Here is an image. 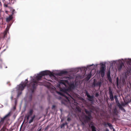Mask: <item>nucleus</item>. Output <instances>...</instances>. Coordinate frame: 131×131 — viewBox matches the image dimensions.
<instances>
[{"label":"nucleus","instance_id":"f03ea898","mask_svg":"<svg viewBox=\"0 0 131 131\" xmlns=\"http://www.w3.org/2000/svg\"><path fill=\"white\" fill-rule=\"evenodd\" d=\"M86 113L88 114V116H86L84 113H83L82 115L80 118V119L82 122V125H84V123H88L90 120V111L85 109Z\"/></svg>","mask_w":131,"mask_h":131},{"label":"nucleus","instance_id":"7c9ffc66","mask_svg":"<svg viewBox=\"0 0 131 131\" xmlns=\"http://www.w3.org/2000/svg\"><path fill=\"white\" fill-rule=\"evenodd\" d=\"M15 10L14 9H13L12 10V14L11 15H12V16L14 14V12H15Z\"/></svg>","mask_w":131,"mask_h":131},{"label":"nucleus","instance_id":"f3484780","mask_svg":"<svg viewBox=\"0 0 131 131\" xmlns=\"http://www.w3.org/2000/svg\"><path fill=\"white\" fill-rule=\"evenodd\" d=\"M35 117V115H34L33 116H32L31 117V119H30L29 122V123L30 124L32 122Z\"/></svg>","mask_w":131,"mask_h":131},{"label":"nucleus","instance_id":"13d9d810","mask_svg":"<svg viewBox=\"0 0 131 131\" xmlns=\"http://www.w3.org/2000/svg\"><path fill=\"white\" fill-rule=\"evenodd\" d=\"M91 98H93V96H91Z\"/></svg>","mask_w":131,"mask_h":131},{"label":"nucleus","instance_id":"5701e85b","mask_svg":"<svg viewBox=\"0 0 131 131\" xmlns=\"http://www.w3.org/2000/svg\"><path fill=\"white\" fill-rule=\"evenodd\" d=\"M33 113V110L32 109H31L30 110L29 112L28 113V114L31 116L32 115Z\"/></svg>","mask_w":131,"mask_h":131},{"label":"nucleus","instance_id":"4468645a","mask_svg":"<svg viewBox=\"0 0 131 131\" xmlns=\"http://www.w3.org/2000/svg\"><path fill=\"white\" fill-rule=\"evenodd\" d=\"M88 68V67H87V68L85 67H82L81 68L80 70L82 71H83V73H85L86 71Z\"/></svg>","mask_w":131,"mask_h":131},{"label":"nucleus","instance_id":"338daca9","mask_svg":"<svg viewBox=\"0 0 131 131\" xmlns=\"http://www.w3.org/2000/svg\"><path fill=\"white\" fill-rule=\"evenodd\" d=\"M90 117H91V119L92 118V116L91 115Z\"/></svg>","mask_w":131,"mask_h":131},{"label":"nucleus","instance_id":"9b49d317","mask_svg":"<svg viewBox=\"0 0 131 131\" xmlns=\"http://www.w3.org/2000/svg\"><path fill=\"white\" fill-rule=\"evenodd\" d=\"M102 82L101 81H98L96 83L94 82L93 84L94 86H99L100 88L101 86Z\"/></svg>","mask_w":131,"mask_h":131},{"label":"nucleus","instance_id":"a878e982","mask_svg":"<svg viewBox=\"0 0 131 131\" xmlns=\"http://www.w3.org/2000/svg\"><path fill=\"white\" fill-rule=\"evenodd\" d=\"M111 77L110 76V72H108L107 73V78H110Z\"/></svg>","mask_w":131,"mask_h":131},{"label":"nucleus","instance_id":"e433bc0d","mask_svg":"<svg viewBox=\"0 0 131 131\" xmlns=\"http://www.w3.org/2000/svg\"><path fill=\"white\" fill-rule=\"evenodd\" d=\"M123 99L124 100V102H125V100H126V99ZM125 102V105H126V104H127L129 103L128 102Z\"/></svg>","mask_w":131,"mask_h":131},{"label":"nucleus","instance_id":"6e6d98bb","mask_svg":"<svg viewBox=\"0 0 131 131\" xmlns=\"http://www.w3.org/2000/svg\"><path fill=\"white\" fill-rule=\"evenodd\" d=\"M111 101H113L114 100V99H110Z\"/></svg>","mask_w":131,"mask_h":131},{"label":"nucleus","instance_id":"a18cd8bd","mask_svg":"<svg viewBox=\"0 0 131 131\" xmlns=\"http://www.w3.org/2000/svg\"><path fill=\"white\" fill-rule=\"evenodd\" d=\"M117 84L118 85V78H117Z\"/></svg>","mask_w":131,"mask_h":131},{"label":"nucleus","instance_id":"393cba45","mask_svg":"<svg viewBox=\"0 0 131 131\" xmlns=\"http://www.w3.org/2000/svg\"><path fill=\"white\" fill-rule=\"evenodd\" d=\"M7 32H6L5 31L4 32V35H3V38H5L6 37V36L7 35Z\"/></svg>","mask_w":131,"mask_h":131},{"label":"nucleus","instance_id":"423d86ee","mask_svg":"<svg viewBox=\"0 0 131 131\" xmlns=\"http://www.w3.org/2000/svg\"><path fill=\"white\" fill-rule=\"evenodd\" d=\"M70 103V104H73L75 105H79L78 103V101H77L76 100V99H66Z\"/></svg>","mask_w":131,"mask_h":131},{"label":"nucleus","instance_id":"4c0bfd02","mask_svg":"<svg viewBox=\"0 0 131 131\" xmlns=\"http://www.w3.org/2000/svg\"><path fill=\"white\" fill-rule=\"evenodd\" d=\"M49 126H47L46 127V128L45 129V130H47L48 129V128H49Z\"/></svg>","mask_w":131,"mask_h":131},{"label":"nucleus","instance_id":"052dcab7","mask_svg":"<svg viewBox=\"0 0 131 131\" xmlns=\"http://www.w3.org/2000/svg\"><path fill=\"white\" fill-rule=\"evenodd\" d=\"M78 110L79 111H81V110H79V109H78Z\"/></svg>","mask_w":131,"mask_h":131},{"label":"nucleus","instance_id":"bb28decb","mask_svg":"<svg viewBox=\"0 0 131 131\" xmlns=\"http://www.w3.org/2000/svg\"><path fill=\"white\" fill-rule=\"evenodd\" d=\"M9 4V3L7 4H6V3H4V7H8V4Z\"/></svg>","mask_w":131,"mask_h":131},{"label":"nucleus","instance_id":"6e6552de","mask_svg":"<svg viewBox=\"0 0 131 131\" xmlns=\"http://www.w3.org/2000/svg\"><path fill=\"white\" fill-rule=\"evenodd\" d=\"M118 63L120 64L118 66L117 69L118 71H120L121 70L122 67L123 66L124 63L121 60H118Z\"/></svg>","mask_w":131,"mask_h":131},{"label":"nucleus","instance_id":"0eeeda50","mask_svg":"<svg viewBox=\"0 0 131 131\" xmlns=\"http://www.w3.org/2000/svg\"><path fill=\"white\" fill-rule=\"evenodd\" d=\"M10 113H9L5 115L3 117L1 118V120L0 121V128L3 125L5 119L8 117L10 116Z\"/></svg>","mask_w":131,"mask_h":131},{"label":"nucleus","instance_id":"f704fd0d","mask_svg":"<svg viewBox=\"0 0 131 131\" xmlns=\"http://www.w3.org/2000/svg\"><path fill=\"white\" fill-rule=\"evenodd\" d=\"M15 106H16L17 105V100L16 99H15Z\"/></svg>","mask_w":131,"mask_h":131},{"label":"nucleus","instance_id":"ddd939ff","mask_svg":"<svg viewBox=\"0 0 131 131\" xmlns=\"http://www.w3.org/2000/svg\"><path fill=\"white\" fill-rule=\"evenodd\" d=\"M67 73V72L66 71H62L58 73L57 74L59 76H61L64 74H65Z\"/></svg>","mask_w":131,"mask_h":131},{"label":"nucleus","instance_id":"e2e57ef3","mask_svg":"<svg viewBox=\"0 0 131 131\" xmlns=\"http://www.w3.org/2000/svg\"><path fill=\"white\" fill-rule=\"evenodd\" d=\"M13 0H9V1H10L11 2H12V1H13Z\"/></svg>","mask_w":131,"mask_h":131},{"label":"nucleus","instance_id":"20e7f679","mask_svg":"<svg viewBox=\"0 0 131 131\" xmlns=\"http://www.w3.org/2000/svg\"><path fill=\"white\" fill-rule=\"evenodd\" d=\"M101 66L100 70L99 71V73L101 75L102 77L103 78L105 75V66L103 63H100Z\"/></svg>","mask_w":131,"mask_h":131},{"label":"nucleus","instance_id":"c9c22d12","mask_svg":"<svg viewBox=\"0 0 131 131\" xmlns=\"http://www.w3.org/2000/svg\"><path fill=\"white\" fill-rule=\"evenodd\" d=\"M9 28L6 27V30H5V31L6 32H8V31H9Z\"/></svg>","mask_w":131,"mask_h":131},{"label":"nucleus","instance_id":"1a4fd4ad","mask_svg":"<svg viewBox=\"0 0 131 131\" xmlns=\"http://www.w3.org/2000/svg\"><path fill=\"white\" fill-rule=\"evenodd\" d=\"M109 94L110 95V98H114V96L113 95V92L111 88L110 87L108 88Z\"/></svg>","mask_w":131,"mask_h":131},{"label":"nucleus","instance_id":"7ed1b4c3","mask_svg":"<svg viewBox=\"0 0 131 131\" xmlns=\"http://www.w3.org/2000/svg\"><path fill=\"white\" fill-rule=\"evenodd\" d=\"M26 86L25 83H21L19 85H18L17 88V90L18 91L17 95L18 97L21 94L22 91L24 90Z\"/></svg>","mask_w":131,"mask_h":131},{"label":"nucleus","instance_id":"4be33fe9","mask_svg":"<svg viewBox=\"0 0 131 131\" xmlns=\"http://www.w3.org/2000/svg\"><path fill=\"white\" fill-rule=\"evenodd\" d=\"M60 84H62L66 85L65 82L63 80H61L60 82Z\"/></svg>","mask_w":131,"mask_h":131},{"label":"nucleus","instance_id":"79ce46f5","mask_svg":"<svg viewBox=\"0 0 131 131\" xmlns=\"http://www.w3.org/2000/svg\"><path fill=\"white\" fill-rule=\"evenodd\" d=\"M92 106V105H91V111H90L91 113V112H92V111H91Z\"/></svg>","mask_w":131,"mask_h":131},{"label":"nucleus","instance_id":"aec40b11","mask_svg":"<svg viewBox=\"0 0 131 131\" xmlns=\"http://www.w3.org/2000/svg\"><path fill=\"white\" fill-rule=\"evenodd\" d=\"M107 124L108 125V126L111 129H112V128H113V127L112 125L110 123H107Z\"/></svg>","mask_w":131,"mask_h":131},{"label":"nucleus","instance_id":"774afa93","mask_svg":"<svg viewBox=\"0 0 131 131\" xmlns=\"http://www.w3.org/2000/svg\"><path fill=\"white\" fill-rule=\"evenodd\" d=\"M46 80H47V79H46V78H44Z\"/></svg>","mask_w":131,"mask_h":131},{"label":"nucleus","instance_id":"ea45409f","mask_svg":"<svg viewBox=\"0 0 131 131\" xmlns=\"http://www.w3.org/2000/svg\"><path fill=\"white\" fill-rule=\"evenodd\" d=\"M31 116L30 115L27 114V115L26 116L28 117H29Z\"/></svg>","mask_w":131,"mask_h":131},{"label":"nucleus","instance_id":"5fc2aeb1","mask_svg":"<svg viewBox=\"0 0 131 131\" xmlns=\"http://www.w3.org/2000/svg\"><path fill=\"white\" fill-rule=\"evenodd\" d=\"M61 103H62V104H65V103H63L62 101V102H61Z\"/></svg>","mask_w":131,"mask_h":131},{"label":"nucleus","instance_id":"de8ad7c7","mask_svg":"<svg viewBox=\"0 0 131 131\" xmlns=\"http://www.w3.org/2000/svg\"><path fill=\"white\" fill-rule=\"evenodd\" d=\"M26 117L27 119V120H28L29 119V117H27V116H26Z\"/></svg>","mask_w":131,"mask_h":131},{"label":"nucleus","instance_id":"b1692460","mask_svg":"<svg viewBox=\"0 0 131 131\" xmlns=\"http://www.w3.org/2000/svg\"><path fill=\"white\" fill-rule=\"evenodd\" d=\"M118 62V60L113 61H111V62H112V65H113V64H115V63H116Z\"/></svg>","mask_w":131,"mask_h":131},{"label":"nucleus","instance_id":"f257e3e1","mask_svg":"<svg viewBox=\"0 0 131 131\" xmlns=\"http://www.w3.org/2000/svg\"><path fill=\"white\" fill-rule=\"evenodd\" d=\"M48 75H49L50 77L53 76H54V74L49 71H42L36 77V79L37 81H32L29 84H27L28 80L27 79H26L25 80V82L22 83H25L26 85H27L28 88L31 91V92L33 93L34 92L37 86L38 85H41L43 84V83H41V84H39V82L38 81L41 80L43 76Z\"/></svg>","mask_w":131,"mask_h":131},{"label":"nucleus","instance_id":"09e8293b","mask_svg":"<svg viewBox=\"0 0 131 131\" xmlns=\"http://www.w3.org/2000/svg\"><path fill=\"white\" fill-rule=\"evenodd\" d=\"M114 98H117V96L116 95H115L114 96Z\"/></svg>","mask_w":131,"mask_h":131},{"label":"nucleus","instance_id":"c756f323","mask_svg":"<svg viewBox=\"0 0 131 131\" xmlns=\"http://www.w3.org/2000/svg\"><path fill=\"white\" fill-rule=\"evenodd\" d=\"M109 81L111 83L112 82V79L111 78V77L107 78Z\"/></svg>","mask_w":131,"mask_h":131},{"label":"nucleus","instance_id":"680f3d73","mask_svg":"<svg viewBox=\"0 0 131 131\" xmlns=\"http://www.w3.org/2000/svg\"><path fill=\"white\" fill-rule=\"evenodd\" d=\"M89 101H90V99H87Z\"/></svg>","mask_w":131,"mask_h":131},{"label":"nucleus","instance_id":"9d476101","mask_svg":"<svg viewBox=\"0 0 131 131\" xmlns=\"http://www.w3.org/2000/svg\"><path fill=\"white\" fill-rule=\"evenodd\" d=\"M121 60L122 61H123L124 62H126L127 64H130L131 63V59H125L124 60L123 59H122Z\"/></svg>","mask_w":131,"mask_h":131},{"label":"nucleus","instance_id":"c03bdc74","mask_svg":"<svg viewBox=\"0 0 131 131\" xmlns=\"http://www.w3.org/2000/svg\"><path fill=\"white\" fill-rule=\"evenodd\" d=\"M79 99V100H82V101H83L84 100V99Z\"/></svg>","mask_w":131,"mask_h":131},{"label":"nucleus","instance_id":"4d7b16f0","mask_svg":"<svg viewBox=\"0 0 131 131\" xmlns=\"http://www.w3.org/2000/svg\"><path fill=\"white\" fill-rule=\"evenodd\" d=\"M89 128H90V124H89Z\"/></svg>","mask_w":131,"mask_h":131},{"label":"nucleus","instance_id":"dca6fc26","mask_svg":"<svg viewBox=\"0 0 131 131\" xmlns=\"http://www.w3.org/2000/svg\"><path fill=\"white\" fill-rule=\"evenodd\" d=\"M75 86L73 84H71L70 86V87L68 89V91L71 90V89H74Z\"/></svg>","mask_w":131,"mask_h":131},{"label":"nucleus","instance_id":"cd10ccee","mask_svg":"<svg viewBox=\"0 0 131 131\" xmlns=\"http://www.w3.org/2000/svg\"><path fill=\"white\" fill-rule=\"evenodd\" d=\"M86 78H87L88 80H89L90 79V73H89Z\"/></svg>","mask_w":131,"mask_h":131},{"label":"nucleus","instance_id":"2eb2a0df","mask_svg":"<svg viewBox=\"0 0 131 131\" xmlns=\"http://www.w3.org/2000/svg\"><path fill=\"white\" fill-rule=\"evenodd\" d=\"M60 91L64 92L65 93H66L67 92H68V89H66L65 88H60Z\"/></svg>","mask_w":131,"mask_h":131},{"label":"nucleus","instance_id":"bf43d9fd","mask_svg":"<svg viewBox=\"0 0 131 131\" xmlns=\"http://www.w3.org/2000/svg\"><path fill=\"white\" fill-rule=\"evenodd\" d=\"M14 109H15V108H16V107H15V106H14Z\"/></svg>","mask_w":131,"mask_h":131},{"label":"nucleus","instance_id":"3c124183","mask_svg":"<svg viewBox=\"0 0 131 131\" xmlns=\"http://www.w3.org/2000/svg\"><path fill=\"white\" fill-rule=\"evenodd\" d=\"M104 126H106L107 125V124L105 123H104Z\"/></svg>","mask_w":131,"mask_h":131},{"label":"nucleus","instance_id":"412c9836","mask_svg":"<svg viewBox=\"0 0 131 131\" xmlns=\"http://www.w3.org/2000/svg\"><path fill=\"white\" fill-rule=\"evenodd\" d=\"M91 128L92 129V131H96V129L95 126H91Z\"/></svg>","mask_w":131,"mask_h":131},{"label":"nucleus","instance_id":"864d4df0","mask_svg":"<svg viewBox=\"0 0 131 131\" xmlns=\"http://www.w3.org/2000/svg\"><path fill=\"white\" fill-rule=\"evenodd\" d=\"M93 99H91V100H90V101H91V102L93 100Z\"/></svg>","mask_w":131,"mask_h":131},{"label":"nucleus","instance_id":"a211bd4d","mask_svg":"<svg viewBox=\"0 0 131 131\" xmlns=\"http://www.w3.org/2000/svg\"><path fill=\"white\" fill-rule=\"evenodd\" d=\"M98 64H96V65L95 66V65H94L93 64H91L90 65V66H91V67H93V69H91V70H93V69H95L96 68V67H97V66L98 65Z\"/></svg>","mask_w":131,"mask_h":131},{"label":"nucleus","instance_id":"6ab92c4d","mask_svg":"<svg viewBox=\"0 0 131 131\" xmlns=\"http://www.w3.org/2000/svg\"><path fill=\"white\" fill-rule=\"evenodd\" d=\"M113 115H117V111L116 109L115 108L113 111Z\"/></svg>","mask_w":131,"mask_h":131},{"label":"nucleus","instance_id":"c85d7f7f","mask_svg":"<svg viewBox=\"0 0 131 131\" xmlns=\"http://www.w3.org/2000/svg\"><path fill=\"white\" fill-rule=\"evenodd\" d=\"M12 24V23L9 24H8V25H7V27L8 28H10V26H11Z\"/></svg>","mask_w":131,"mask_h":131},{"label":"nucleus","instance_id":"58836bf2","mask_svg":"<svg viewBox=\"0 0 131 131\" xmlns=\"http://www.w3.org/2000/svg\"><path fill=\"white\" fill-rule=\"evenodd\" d=\"M99 95V94L98 93H96L95 94V96L96 97H97Z\"/></svg>","mask_w":131,"mask_h":131},{"label":"nucleus","instance_id":"37998d69","mask_svg":"<svg viewBox=\"0 0 131 131\" xmlns=\"http://www.w3.org/2000/svg\"><path fill=\"white\" fill-rule=\"evenodd\" d=\"M15 1H14V0H13V1L12 2H11L13 4L14 2Z\"/></svg>","mask_w":131,"mask_h":131},{"label":"nucleus","instance_id":"0e129e2a","mask_svg":"<svg viewBox=\"0 0 131 131\" xmlns=\"http://www.w3.org/2000/svg\"><path fill=\"white\" fill-rule=\"evenodd\" d=\"M46 82V81H43V83H44V82Z\"/></svg>","mask_w":131,"mask_h":131},{"label":"nucleus","instance_id":"a19ab883","mask_svg":"<svg viewBox=\"0 0 131 131\" xmlns=\"http://www.w3.org/2000/svg\"><path fill=\"white\" fill-rule=\"evenodd\" d=\"M55 105H53L52 106V109H54L55 108Z\"/></svg>","mask_w":131,"mask_h":131},{"label":"nucleus","instance_id":"69168bd1","mask_svg":"<svg viewBox=\"0 0 131 131\" xmlns=\"http://www.w3.org/2000/svg\"><path fill=\"white\" fill-rule=\"evenodd\" d=\"M66 98L67 99V98H69L68 97H66Z\"/></svg>","mask_w":131,"mask_h":131},{"label":"nucleus","instance_id":"8fccbe9b","mask_svg":"<svg viewBox=\"0 0 131 131\" xmlns=\"http://www.w3.org/2000/svg\"><path fill=\"white\" fill-rule=\"evenodd\" d=\"M41 131V128L40 129H39L38 131Z\"/></svg>","mask_w":131,"mask_h":131},{"label":"nucleus","instance_id":"39448f33","mask_svg":"<svg viewBox=\"0 0 131 131\" xmlns=\"http://www.w3.org/2000/svg\"><path fill=\"white\" fill-rule=\"evenodd\" d=\"M115 99V101L117 104V105L119 109L125 112V110L123 107L122 106H124L125 104L124 103H123L121 104L118 101V99Z\"/></svg>","mask_w":131,"mask_h":131},{"label":"nucleus","instance_id":"49530a36","mask_svg":"<svg viewBox=\"0 0 131 131\" xmlns=\"http://www.w3.org/2000/svg\"><path fill=\"white\" fill-rule=\"evenodd\" d=\"M63 124H64L65 125H67L68 124V123L67 122H66V123Z\"/></svg>","mask_w":131,"mask_h":131},{"label":"nucleus","instance_id":"f8f14e48","mask_svg":"<svg viewBox=\"0 0 131 131\" xmlns=\"http://www.w3.org/2000/svg\"><path fill=\"white\" fill-rule=\"evenodd\" d=\"M13 17L12 15H10L9 17H7L6 19V21L8 23L12 21L13 19Z\"/></svg>","mask_w":131,"mask_h":131},{"label":"nucleus","instance_id":"72a5a7b5","mask_svg":"<svg viewBox=\"0 0 131 131\" xmlns=\"http://www.w3.org/2000/svg\"><path fill=\"white\" fill-rule=\"evenodd\" d=\"M86 94L89 98H90V95H89L87 92H86Z\"/></svg>","mask_w":131,"mask_h":131},{"label":"nucleus","instance_id":"603ef678","mask_svg":"<svg viewBox=\"0 0 131 131\" xmlns=\"http://www.w3.org/2000/svg\"><path fill=\"white\" fill-rule=\"evenodd\" d=\"M59 93L61 95H62V94L60 92H59Z\"/></svg>","mask_w":131,"mask_h":131},{"label":"nucleus","instance_id":"473e14b6","mask_svg":"<svg viewBox=\"0 0 131 131\" xmlns=\"http://www.w3.org/2000/svg\"><path fill=\"white\" fill-rule=\"evenodd\" d=\"M71 120V118L69 117L67 118V121L68 122H70Z\"/></svg>","mask_w":131,"mask_h":131},{"label":"nucleus","instance_id":"2f4dec72","mask_svg":"<svg viewBox=\"0 0 131 131\" xmlns=\"http://www.w3.org/2000/svg\"><path fill=\"white\" fill-rule=\"evenodd\" d=\"M65 126L64 124L63 123L60 126V127L61 128H62L64 127Z\"/></svg>","mask_w":131,"mask_h":131}]
</instances>
